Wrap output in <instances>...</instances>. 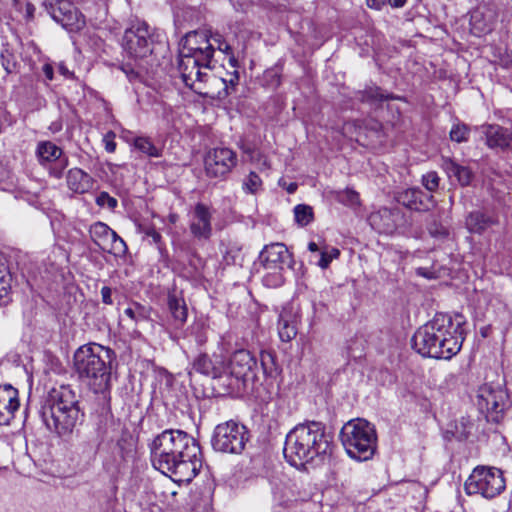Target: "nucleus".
<instances>
[{"label": "nucleus", "instance_id": "nucleus-48", "mask_svg": "<svg viewBox=\"0 0 512 512\" xmlns=\"http://www.w3.org/2000/svg\"><path fill=\"white\" fill-rule=\"evenodd\" d=\"M212 41L214 43H217V48L218 50L226 53V54H230L231 53V46L223 39H221V36L220 35H215V36H212Z\"/></svg>", "mask_w": 512, "mask_h": 512}, {"label": "nucleus", "instance_id": "nucleus-40", "mask_svg": "<svg viewBox=\"0 0 512 512\" xmlns=\"http://www.w3.org/2000/svg\"><path fill=\"white\" fill-rule=\"evenodd\" d=\"M470 129L464 123H456L450 130V139L457 143L468 141Z\"/></svg>", "mask_w": 512, "mask_h": 512}, {"label": "nucleus", "instance_id": "nucleus-53", "mask_svg": "<svg viewBox=\"0 0 512 512\" xmlns=\"http://www.w3.org/2000/svg\"><path fill=\"white\" fill-rule=\"evenodd\" d=\"M366 4L371 9L381 10L387 4V0H366Z\"/></svg>", "mask_w": 512, "mask_h": 512}, {"label": "nucleus", "instance_id": "nucleus-47", "mask_svg": "<svg viewBox=\"0 0 512 512\" xmlns=\"http://www.w3.org/2000/svg\"><path fill=\"white\" fill-rule=\"evenodd\" d=\"M317 257L318 260L315 262V264L322 269L328 268L330 263L332 262V259H330L329 254L325 249L321 250Z\"/></svg>", "mask_w": 512, "mask_h": 512}, {"label": "nucleus", "instance_id": "nucleus-30", "mask_svg": "<svg viewBox=\"0 0 512 512\" xmlns=\"http://www.w3.org/2000/svg\"><path fill=\"white\" fill-rule=\"evenodd\" d=\"M278 334L283 342H290L297 335L295 316L286 309L279 314Z\"/></svg>", "mask_w": 512, "mask_h": 512}, {"label": "nucleus", "instance_id": "nucleus-24", "mask_svg": "<svg viewBox=\"0 0 512 512\" xmlns=\"http://www.w3.org/2000/svg\"><path fill=\"white\" fill-rule=\"evenodd\" d=\"M18 390L7 384L0 386V425H8L19 408Z\"/></svg>", "mask_w": 512, "mask_h": 512}, {"label": "nucleus", "instance_id": "nucleus-6", "mask_svg": "<svg viewBox=\"0 0 512 512\" xmlns=\"http://www.w3.org/2000/svg\"><path fill=\"white\" fill-rule=\"evenodd\" d=\"M229 369V374L224 372L222 386L231 391L245 389L256 379V358L248 350H237L230 357Z\"/></svg>", "mask_w": 512, "mask_h": 512}, {"label": "nucleus", "instance_id": "nucleus-63", "mask_svg": "<svg viewBox=\"0 0 512 512\" xmlns=\"http://www.w3.org/2000/svg\"><path fill=\"white\" fill-rule=\"evenodd\" d=\"M274 77L276 78V84L279 85L280 84V78L277 74H274Z\"/></svg>", "mask_w": 512, "mask_h": 512}, {"label": "nucleus", "instance_id": "nucleus-60", "mask_svg": "<svg viewBox=\"0 0 512 512\" xmlns=\"http://www.w3.org/2000/svg\"><path fill=\"white\" fill-rule=\"evenodd\" d=\"M417 274L426 278H432V275L425 268H418Z\"/></svg>", "mask_w": 512, "mask_h": 512}, {"label": "nucleus", "instance_id": "nucleus-27", "mask_svg": "<svg viewBox=\"0 0 512 512\" xmlns=\"http://www.w3.org/2000/svg\"><path fill=\"white\" fill-rule=\"evenodd\" d=\"M167 306L171 315V324L176 330H181L187 317L188 309L183 297L176 293H169L167 296Z\"/></svg>", "mask_w": 512, "mask_h": 512}, {"label": "nucleus", "instance_id": "nucleus-16", "mask_svg": "<svg viewBox=\"0 0 512 512\" xmlns=\"http://www.w3.org/2000/svg\"><path fill=\"white\" fill-rule=\"evenodd\" d=\"M507 401L508 395L500 387L494 389L484 385L479 389L478 406L481 410H485L494 421H498L499 416L506 408Z\"/></svg>", "mask_w": 512, "mask_h": 512}, {"label": "nucleus", "instance_id": "nucleus-49", "mask_svg": "<svg viewBox=\"0 0 512 512\" xmlns=\"http://www.w3.org/2000/svg\"><path fill=\"white\" fill-rule=\"evenodd\" d=\"M121 69L126 74L129 81L133 82L139 79V73L130 65H123Z\"/></svg>", "mask_w": 512, "mask_h": 512}, {"label": "nucleus", "instance_id": "nucleus-3", "mask_svg": "<svg viewBox=\"0 0 512 512\" xmlns=\"http://www.w3.org/2000/svg\"><path fill=\"white\" fill-rule=\"evenodd\" d=\"M331 451L332 436L326 426L322 422L308 421L288 432L283 454L290 465L303 468L308 463L323 461Z\"/></svg>", "mask_w": 512, "mask_h": 512}, {"label": "nucleus", "instance_id": "nucleus-44", "mask_svg": "<svg viewBox=\"0 0 512 512\" xmlns=\"http://www.w3.org/2000/svg\"><path fill=\"white\" fill-rule=\"evenodd\" d=\"M96 204L100 207H107L109 209H115L118 205L116 198L109 195V193L102 191L96 197Z\"/></svg>", "mask_w": 512, "mask_h": 512}, {"label": "nucleus", "instance_id": "nucleus-25", "mask_svg": "<svg viewBox=\"0 0 512 512\" xmlns=\"http://www.w3.org/2000/svg\"><path fill=\"white\" fill-rule=\"evenodd\" d=\"M401 212L398 208H381L369 217L372 227L380 233H392L398 226Z\"/></svg>", "mask_w": 512, "mask_h": 512}, {"label": "nucleus", "instance_id": "nucleus-2", "mask_svg": "<svg viewBox=\"0 0 512 512\" xmlns=\"http://www.w3.org/2000/svg\"><path fill=\"white\" fill-rule=\"evenodd\" d=\"M463 324L464 319L460 314L454 319L447 314H436L417 329L412 337V346L424 357L449 360L462 348Z\"/></svg>", "mask_w": 512, "mask_h": 512}, {"label": "nucleus", "instance_id": "nucleus-37", "mask_svg": "<svg viewBox=\"0 0 512 512\" xmlns=\"http://www.w3.org/2000/svg\"><path fill=\"white\" fill-rule=\"evenodd\" d=\"M134 146L136 149L146 154L149 157H161L162 156V148L154 145L148 137H137L134 140Z\"/></svg>", "mask_w": 512, "mask_h": 512}, {"label": "nucleus", "instance_id": "nucleus-28", "mask_svg": "<svg viewBox=\"0 0 512 512\" xmlns=\"http://www.w3.org/2000/svg\"><path fill=\"white\" fill-rule=\"evenodd\" d=\"M68 188L79 194L88 192L93 187V178L79 168H73L67 174Z\"/></svg>", "mask_w": 512, "mask_h": 512}, {"label": "nucleus", "instance_id": "nucleus-55", "mask_svg": "<svg viewBox=\"0 0 512 512\" xmlns=\"http://www.w3.org/2000/svg\"><path fill=\"white\" fill-rule=\"evenodd\" d=\"M273 494L275 501H277L278 504L280 505L286 504L289 501V498L283 492H281V494L278 495V491H274Z\"/></svg>", "mask_w": 512, "mask_h": 512}, {"label": "nucleus", "instance_id": "nucleus-19", "mask_svg": "<svg viewBox=\"0 0 512 512\" xmlns=\"http://www.w3.org/2000/svg\"><path fill=\"white\" fill-rule=\"evenodd\" d=\"M212 213L210 208L197 203L191 213L189 229L191 234L197 240H209L212 236Z\"/></svg>", "mask_w": 512, "mask_h": 512}, {"label": "nucleus", "instance_id": "nucleus-61", "mask_svg": "<svg viewBox=\"0 0 512 512\" xmlns=\"http://www.w3.org/2000/svg\"><path fill=\"white\" fill-rule=\"evenodd\" d=\"M296 190H297V184H296V183H290V184L287 186V192H288L289 194H293Z\"/></svg>", "mask_w": 512, "mask_h": 512}, {"label": "nucleus", "instance_id": "nucleus-10", "mask_svg": "<svg viewBox=\"0 0 512 512\" xmlns=\"http://www.w3.org/2000/svg\"><path fill=\"white\" fill-rule=\"evenodd\" d=\"M467 494H480L485 498H494L505 489L502 471L498 468L476 467L465 482Z\"/></svg>", "mask_w": 512, "mask_h": 512}, {"label": "nucleus", "instance_id": "nucleus-29", "mask_svg": "<svg viewBox=\"0 0 512 512\" xmlns=\"http://www.w3.org/2000/svg\"><path fill=\"white\" fill-rule=\"evenodd\" d=\"M443 168L449 177H455L461 186L471 184L474 174L467 166H462L451 159L444 160Z\"/></svg>", "mask_w": 512, "mask_h": 512}, {"label": "nucleus", "instance_id": "nucleus-21", "mask_svg": "<svg viewBox=\"0 0 512 512\" xmlns=\"http://www.w3.org/2000/svg\"><path fill=\"white\" fill-rule=\"evenodd\" d=\"M496 20L495 11L488 5H479L470 12V31L477 37L489 33Z\"/></svg>", "mask_w": 512, "mask_h": 512}, {"label": "nucleus", "instance_id": "nucleus-18", "mask_svg": "<svg viewBox=\"0 0 512 512\" xmlns=\"http://www.w3.org/2000/svg\"><path fill=\"white\" fill-rule=\"evenodd\" d=\"M84 413L81 411H72L68 414H57L53 416L41 417L45 426L60 437L69 436L75 428L82 423Z\"/></svg>", "mask_w": 512, "mask_h": 512}, {"label": "nucleus", "instance_id": "nucleus-31", "mask_svg": "<svg viewBox=\"0 0 512 512\" xmlns=\"http://www.w3.org/2000/svg\"><path fill=\"white\" fill-rule=\"evenodd\" d=\"M36 153L42 164L45 162H57L59 159L64 158L62 149L50 141L40 142Z\"/></svg>", "mask_w": 512, "mask_h": 512}, {"label": "nucleus", "instance_id": "nucleus-4", "mask_svg": "<svg viewBox=\"0 0 512 512\" xmlns=\"http://www.w3.org/2000/svg\"><path fill=\"white\" fill-rule=\"evenodd\" d=\"M115 357V352L108 347L85 344L74 353V369L94 393H105L110 389L111 364Z\"/></svg>", "mask_w": 512, "mask_h": 512}, {"label": "nucleus", "instance_id": "nucleus-50", "mask_svg": "<svg viewBox=\"0 0 512 512\" xmlns=\"http://www.w3.org/2000/svg\"><path fill=\"white\" fill-rule=\"evenodd\" d=\"M101 297H102V302L106 305H112L113 304V299H112V290L110 287L108 286H104L102 287L101 289Z\"/></svg>", "mask_w": 512, "mask_h": 512}, {"label": "nucleus", "instance_id": "nucleus-5", "mask_svg": "<svg viewBox=\"0 0 512 512\" xmlns=\"http://www.w3.org/2000/svg\"><path fill=\"white\" fill-rule=\"evenodd\" d=\"M340 439L350 458L367 461L377 448V434L374 425L365 419H352L344 424Z\"/></svg>", "mask_w": 512, "mask_h": 512}, {"label": "nucleus", "instance_id": "nucleus-11", "mask_svg": "<svg viewBox=\"0 0 512 512\" xmlns=\"http://www.w3.org/2000/svg\"><path fill=\"white\" fill-rule=\"evenodd\" d=\"M72 411H81L78 397L69 385H61L52 388L39 410L40 417L53 416L57 414H68Z\"/></svg>", "mask_w": 512, "mask_h": 512}, {"label": "nucleus", "instance_id": "nucleus-20", "mask_svg": "<svg viewBox=\"0 0 512 512\" xmlns=\"http://www.w3.org/2000/svg\"><path fill=\"white\" fill-rule=\"evenodd\" d=\"M192 369L217 380L219 385L224 381L225 363L220 356L210 357L207 354H200L194 359Z\"/></svg>", "mask_w": 512, "mask_h": 512}, {"label": "nucleus", "instance_id": "nucleus-36", "mask_svg": "<svg viewBox=\"0 0 512 512\" xmlns=\"http://www.w3.org/2000/svg\"><path fill=\"white\" fill-rule=\"evenodd\" d=\"M357 98L362 102L376 104L388 100L390 96L384 94L379 87H368L363 91H359Z\"/></svg>", "mask_w": 512, "mask_h": 512}, {"label": "nucleus", "instance_id": "nucleus-13", "mask_svg": "<svg viewBox=\"0 0 512 512\" xmlns=\"http://www.w3.org/2000/svg\"><path fill=\"white\" fill-rule=\"evenodd\" d=\"M237 165V154L227 147L210 149L204 157L205 173L209 178L225 179Z\"/></svg>", "mask_w": 512, "mask_h": 512}, {"label": "nucleus", "instance_id": "nucleus-43", "mask_svg": "<svg viewBox=\"0 0 512 512\" xmlns=\"http://www.w3.org/2000/svg\"><path fill=\"white\" fill-rule=\"evenodd\" d=\"M440 183V177L437 172L430 171L422 176V184L429 192H435Z\"/></svg>", "mask_w": 512, "mask_h": 512}, {"label": "nucleus", "instance_id": "nucleus-23", "mask_svg": "<svg viewBox=\"0 0 512 512\" xmlns=\"http://www.w3.org/2000/svg\"><path fill=\"white\" fill-rule=\"evenodd\" d=\"M398 203L415 211H427L432 204L433 196L423 192L420 188H408L396 196Z\"/></svg>", "mask_w": 512, "mask_h": 512}, {"label": "nucleus", "instance_id": "nucleus-41", "mask_svg": "<svg viewBox=\"0 0 512 512\" xmlns=\"http://www.w3.org/2000/svg\"><path fill=\"white\" fill-rule=\"evenodd\" d=\"M1 65L3 69L8 73H12L15 71L17 62L14 54L10 51L9 48H4L0 55Z\"/></svg>", "mask_w": 512, "mask_h": 512}, {"label": "nucleus", "instance_id": "nucleus-54", "mask_svg": "<svg viewBox=\"0 0 512 512\" xmlns=\"http://www.w3.org/2000/svg\"><path fill=\"white\" fill-rule=\"evenodd\" d=\"M42 71L48 80H50V81L53 80L54 70H53V67L51 64H48V63L44 64L42 67Z\"/></svg>", "mask_w": 512, "mask_h": 512}, {"label": "nucleus", "instance_id": "nucleus-22", "mask_svg": "<svg viewBox=\"0 0 512 512\" xmlns=\"http://www.w3.org/2000/svg\"><path fill=\"white\" fill-rule=\"evenodd\" d=\"M259 260L266 269L282 270L290 262V253L284 244L273 243L264 247Z\"/></svg>", "mask_w": 512, "mask_h": 512}, {"label": "nucleus", "instance_id": "nucleus-12", "mask_svg": "<svg viewBox=\"0 0 512 512\" xmlns=\"http://www.w3.org/2000/svg\"><path fill=\"white\" fill-rule=\"evenodd\" d=\"M89 235L93 243L103 252L124 257L128 251L125 241L107 224L98 221L89 228Z\"/></svg>", "mask_w": 512, "mask_h": 512}, {"label": "nucleus", "instance_id": "nucleus-32", "mask_svg": "<svg viewBox=\"0 0 512 512\" xmlns=\"http://www.w3.org/2000/svg\"><path fill=\"white\" fill-rule=\"evenodd\" d=\"M12 276L8 267L0 262V306H6L10 301Z\"/></svg>", "mask_w": 512, "mask_h": 512}, {"label": "nucleus", "instance_id": "nucleus-33", "mask_svg": "<svg viewBox=\"0 0 512 512\" xmlns=\"http://www.w3.org/2000/svg\"><path fill=\"white\" fill-rule=\"evenodd\" d=\"M229 64L232 66V68H234V70L233 72L228 73V77L217 79L216 77L212 76V78L210 79L213 81H220L224 85V95L221 96V92H219V98L229 95V89H234L239 83V72L237 70L238 60L233 55L229 57Z\"/></svg>", "mask_w": 512, "mask_h": 512}, {"label": "nucleus", "instance_id": "nucleus-17", "mask_svg": "<svg viewBox=\"0 0 512 512\" xmlns=\"http://www.w3.org/2000/svg\"><path fill=\"white\" fill-rule=\"evenodd\" d=\"M493 150H512V132L498 124H483L476 128Z\"/></svg>", "mask_w": 512, "mask_h": 512}, {"label": "nucleus", "instance_id": "nucleus-9", "mask_svg": "<svg viewBox=\"0 0 512 512\" xmlns=\"http://www.w3.org/2000/svg\"><path fill=\"white\" fill-rule=\"evenodd\" d=\"M178 70L184 84L194 92L203 96H211L209 91H204L203 86L212 75L208 73L213 68L212 62L204 63L200 58L179 52Z\"/></svg>", "mask_w": 512, "mask_h": 512}, {"label": "nucleus", "instance_id": "nucleus-39", "mask_svg": "<svg viewBox=\"0 0 512 512\" xmlns=\"http://www.w3.org/2000/svg\"><path fill=\"white\" fill-rule=\"evenodd\" d=\"M262 187V180L260 176L251 171L249 175L244 179L242 188L244 192L249 194H256Z\"/></svg>", "mask_w": 512, "mask_h": 512}, {"label": "nucleus", "instance_id": "nucleus-14", "mask_svg": "<svg viewBox=\"0 0 512 512\" xmlns=\"http://www.w3.org/2000/svg\"><path fill=\"white\" fill-rule=\"evenodd\" d=\"M43 5L53 20L67 30L77 31L85 25L83 17L69 0H44Z\"/></svg>", "mask_w": 512, "mask_h": 512}, {"label": "nucleus", "instance_id": "nucleus-58", "mask_svg": "<svg viewBox=\"0 0 512 512\" xmlns=\"http://www.w3.org/2000/svg\"><path fill=\"white\" fill-rule=\"evenodd\" d=\"M327 253L329 254L330 259L334 260L337 259L340 256V250L338 248H325Z\"/></svg>", "mask_w": 512, "mask_h": 512}, {"label": "nucleus", "instance_id": "nucleus-45", "mask_svg": "<svg viewBox=\"0 0 512 512\" xmlns=\"http://www.w3.org/2000/svg\"><path fill=\"white\" fill-rule=\"evenodd\" d=\"M116 135L113 131H108L103 137V143L105 146V150L108 153H114L116 150Z\"/></svg>", "mask_w": 512, "mask_h": 512}, {"label": "nucleus", "instance_id": "nucleus-57", "mask_svg": "<svg viewBox=\"0 0 512 512\" xmlns=\"http://www.w3.org/2000/svg\"><path fill=\"white\" fill-rule=\"evenodd\" d=\"M407 0H387V4H389L392 8H402L406 5Z\"/></svg>", "mask_w": 512, "mask_h": 512}, {"label": "nucleus", "instance_id": "nucleus-15", "mask_svg": "<svg viewBox=\"0 0 512 512\" xmlns=\"http://www.w3.org/2000/svg\"><path fill=\"white\" fill-rule=\"evenodd\" d=\"M179 52L200 58L204 63L213 62L215 52L212 36L209 37L206 31L188 32L181 40Z\"/></svg>", "mask_w": 512, "mask_h": 512}, {"label": "nucleus", "instance_id": "nucleus-52", "mask_svg": "<svg viewBox=\"0 0 512 512\" xmlns=\"http://www.w3.org/2000/svg\"><path fill=\"white\" fill-rule=\"evenodd\" d=\"M145 234L150 237L154 243L159 244L161 242L162 236L155 228H148Z\"/></svg>", "mask_w": 512, "mask_h": 512}, {"label": "nucleus", "instance_id": "nucleus-26", "mask_svg": "<svg viewBox=\"0 0 512 512\" xmlns=\"http://www.w3.org/2000/svg\"><path fill=\"white\" fill-rule=\"evenodd\" d=\"M466 227L471 233L482 234L488 228L498 225L499 218L496 214L482 211H473L466 217Z\"/></svg>", "mask_w": 512, "mask_h": 512}, {"label": "nucleus", "instance_id": "nucleus-38", "mask_svg": "<svg viewBox=\"0 0 512 512\" xmlns=\"http://www.w3.org/2000/svg\"><path fill=\"white\" fill-rule=\"evenodd\" d=\"M294 218L298 225L304 227L310 224L314 219V213L311 206L298 204L294 207Z\"/></svg>", "mask_w": 512, "mask_h": 512}, {"label": "nucleus", "instance_id": "nucleus-8", "mask_svg": "<svg viewBox=\"0 0 512 512\" xmlns=\"http://www.w3.org/2000/svg\"><path fill=\"white\" fill-rule=\"evenodd\" d=\"M249 437V431L245 425L229 420L215 427L211 444L215 451L241 454Z\"/></svg>", "mask_w": 512, "mask_h": 512}, {"label": "nucleus", "instance_id": "nucleus-42", "mask_svg": "<svg viewBox=\"0 0 512 512\" xmlns=\"http://www.w3.org/2000/svg\"><path fill=\"white\" fill-rule=\"evenodd\" d=\"M337 200L344 205L354 206L359 203V194L352 189H346L337 193Z\"/></svg>", "mask_w": 512, "mask_h": 512}, {"label": "nucleus", "instance_id": "nucleus-51", "mask_svg": "<svg viewBox=\"0 0 512 512\" xmlns=\"http://www.w3.org/2000/svg\"><path fill=\"white\" fill-rule=\"evenodd\" d=\"M429 233L434 237L446 236L448 234L445 227L436 224L429 227Z\"/></svg>", "mask_w": 512, "mask_h": 512}, {"label": "nucleus", "instance_id": "nucleus-62", "mask_svg": "<svg viewBox=\"0 0 512 512\" xmlns=\"http://www.w3.org/2000/svg\"><path fill=\"white\" fill-rule=\"evenodd\" d=\"M59 71L61 74L67 76L70 74V72L68 71V69L64 66V65H60L59 66Z\"/></svg>", "mask_w": 512, "mask_h": 512}, {"label": "nucleus", "instance_id": "nucleus-1", "mask_svg": "<svg viewBox=\"0 0 512 512\" xmlns=\"http://www.w3.org/2000/svg\"><path fill=\"white\" fill-rule=\"evenodd\" d=\"M153 467L177 482H190L202 467L198 442L182 430L167 429L149 444Z\"/></svg>", "mask_w": 512, "mask_h": 512}, {"label": "nucleus", "instance_id": "nucleus-7", "mask_svg": "<svg viewBox=\"0 0 512 512\" xmlns=\"http://www.w3.org/2000/svg\"><path fill=\"white\" fill-rule=\"evenodd\" d=\"M155 45L154 30L141 20L131 21L122 37V47L135 60L151 55Z\"/></svg>", "mask_w": 512, "mask_h": 512}, {"label": "nucleus", "instance_id": "nucleus-59", "mask_svg": "<svg viewBox=\"0 0 512 512\" xmlns=\"http://www.w3.org/2000/svg\"><path fill=\"white\" fill-rule=\"evenodd\" d=\"M308 250L312 253H318L321 251L315 242H309Z\"/></svg>", "mask_w": 512, "mask_h": 512}, {"label": "nucleus", "instance_id": "nucleus-56", "mask_svg": "<svg viewBox=\"0 0 512 512\" xmlns=\"http://www.w3.org/2000/svg\"><path fill=\"white\" fill-rule=\"evenodd\" d=\"M35 10V6L32 3L27 2L25 8L26 18L33 19Z\"/></svg>", "mask_w": 512, "mask_h": 512}, {"label": "nucleus", "instance_id": "nucleus-35", "mask_svg": "<svg viewBox=\"0 0 512 512\" xmlns=\"http://www.w3.org/2000/svg\"><path fill=\"white\" fill-rule=\"evenodd\" d=\"M150 310L149 307L135 302L124 310V314L135 324H138L150 318Z\"/></svg>", "mask_w": 512, "mask_h": 512}, {"label": "nucleus", "instance_id": "nucleus-46", "mask_svg": "<svg viewBox=\"0 0 512 512\" xmlns=\"http://www.w3.org/2000/svg\"><path fill=\"white\" fill-rule=\"evenodd\" d=\"M67 165L68 159L66 157L59 159L57 162H55V166L51 168L50 174L57 179L61 178Z\"/></svg>", "mask_w": 512, "mask_h": 512}, {"label": "nucleus", "instance_id": "nucleus-64", "mask_svg": "<svg viewBox=\"0 0 512 512\" xmlns=\"http://www.w3.org/2000/svg\"><path fill=\"white\" fill-rule=\"evenodd\" d=\"M197 342H198V343H200V344H202V343H204V342H205V339H204V338H202V337H199V338H197Z\"/></svg>", "mask_w": 512, "mask_h": 512}, {"label": "nucleus", "instance_id": "nucleus-34", "mask_svg": "<svg viewBox=\"0 0 512 512\" xmlns=\"http://www.w3.org/2000/svg\"><path fill=\"white\" fill-rule=\"evenodd\" d=\"M263 373L268 377H275L279 373L277 357L274 351L264 350L260 354Z\"/></svg>", "mask_w": 512, "mask_h": 512}]
</instances>
